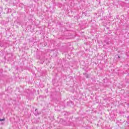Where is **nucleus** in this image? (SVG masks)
<instances>
[{"label": "nucleus", "instance_id": "f257e3e1", "mask_svg": "<svg viewBox=\"0 0 129 129\" xmlns=\"http://www.w3.org/2000/svg\"><path fill=\"white\" fill-rule=\"evenodd\" d=\"M5 120V119H0V121H3Z\"/></svg>", "mask_w": 129, "mask_h": 129}]
</instances>
